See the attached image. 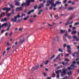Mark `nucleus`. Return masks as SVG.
Masks as SVG:
<instances>
[{
  "mask_svg": "<svg viewBox=\"0 0 79 79\" xmlns=\"http://www.w3.org/2000/svg\"><path fill=\"white\" fill-rule=\"evenodd\" d=\"M67 69L64 68L62 69V71L61 70H57L56 72V74H57V78L58 79L60 77V75H59V72L60 71L61 73V76H64V75H66V71H67Z\"/></svg>",
  "mask_w": 79,
  "mask_h": 79,
  "instance_id": "1",
  "label": "nucleus"
},
{
  "mask_svg": "<svg viewBox=\"0 0 79 79\" xmlns=\"http://www.w3.org/2000/svg\"><path fill=\"white\" fill-rule=\"evenodd\" d=\"M54 1L55 0H48L47 1V2L48 3H49L52 5V6H56V5H60L61 4V2L59 1H56V4H54L53 3H54Z\"/></svg>",
  "mask_w": 79,
  "mask_h": 79,
  "instance_id": "2",
  "label": "nucleus"
},
{
  "mask_svg": "<svg viewBox=\"0 0 79 79\" xmlns=\"http://www.w3.org/2000/svg\"><path fill=\"white\" fill-rule=\"evenodd\" d=\"M74 18V15H72V16H70V17L69 18V20H68L67 21V23L65 24L66 26H68V24H73V22L72 21L71 23H69V20H71V19L72 18Z\"/></svg>",
  "mask_w": 79,
  "mask_h": 79,
  "instance_id": "3",
  "label": "nucleus"
},
{
  "mask_svg": "<svg viewBox=\"0 0 79 79\" xmlns=\"http://www.w3.org/2000/svg\"><path fill=\"white\" fill-rule=\"evenodd\" d=\"M76 62L75 61H74L73 62V64L71 65V67H68V69L69 70H70V69H74V67L75 68H76V66H75L74 64H76Z\"/></svg>",
  "mask_w": 79,
  "mask_h": 79,
  "instance_id": "4",
  "label": "nucleus"
},
{
  "mask_svg": "<svg viewBox=\"0 0 79 79\" xmlns=\"http://www.w3.org/2000/svg\"><path fill=\"white\" fill-rule=\"evenodd\" d=\"M20 17V16L18 15L14 17V18H12L11 19V20L12 21H13V22H16L17 20V18H19Z\"/></svg>",
  "mask_w": 79,
  "mask_h": 79,
  "instance_id": "5",
  "label": "nucleus"
},
{
  "mask_svg": "<svg viewBox=\"0 0 79 79\" xmlns=\"http://www.w3.org/2000/svg\"><path fill=\"white\" fill-rule=\"evenodd\" d=\"M30 2H31V0H27V3H23L22 4V6H23L24 5H27L29 6L30 5Z\"/></svg>",
  "mask_w": 79,
  "mask_h": 79,
  "instance_id": "6",
  "label": "nucleus"
},
{
  "mask_svg": "<svg viewBox=\"0 0 79 79\" xmlns=\"http://www.w3.org/2000/svg\"><path fill=\"white\" fill-rule=\"evenodd\" d=\"M2 10L3 11L6 10V13H7L8 11L11 10V8H7L6 7H5L2 9Z\"/></svg>",
  "mask_w": 79,
  "mask_h": 79,
  "instance_id": "7",
  "label": "nucleus"
},
{
  "mask_svg": "<svg viewBox=\"0 0 79 79\" xmlns=\"http://www.w3.org/2000/svg\"><path fill=\"white\" fill-rule=\"evenodd\" d=\"M45 2V0H44L43 1V3L41 4L40 5V6L38 8L39 9H40V8H42V7H43L44 6V3Z\"/></svg>",
  "mask_w": 79,
  "mask_h": 79,
  "instance_id": "8",
  "label": "nucleus"
},
{
  "mask_svg": "<svg viewBox=\"0 0 79 79\" xmlns=\"http://www.w3.org/2000/svg\"><path fill=\"white\" fill-rule=\"evenodd\" d=\"M16 10L17 11H22V10H23V7H17L16 8Z\"/></svg>",
  "mask_w": 79,
  "mask_h": 79,
  "instance_id": "9",
  "label": "nucleus"
},
{
  "mask_svg": "<svg viewBox=\"0 0 79 79\" xmlns=\"http://www.w3.org/2000/svg\"><path fill=\"white\" fill-rule=\"evenodd\" d=\"M39 65H37L35 67H33L32 69V70H35V69H37L38 68H39Z\"/></svg>",
  "mask_w": 79,
  "mask_h": 79,
  "instance_id": "10",
  "label": "nucleus"
},
{
  "mask_svg": "<svg viewBox=\"0 0 79 79\" xmlns=\"http://www.w3.org/2000/svg\"><path fill=\"white\" fill-rule=\"evenodd\" d=\"M68 51L69 53H71V48L69 45L67 46Z\"/></svg>",
  "mask_w": 79,
  "mask_h": 79,
  "instance_id": "11",
  "label": "nucleus"
},
{
  "mask_svg": "<svg viewBox=\"0 0 79 79\" xmlns=\"http://www.w3.org/2000/svg\"><path fill=\"white\" fill-rule=\"evenodd\" d=\"M60 33H64V32H65V33H68V31H66V30H60Z\"/></svg>",
  "mask_w": 79,
  "mask_h": 79,
  "instance_id": "12",
  "label": "nucleus"
},
{
  "mask_svg": "<svg viewBox=\"0 0 79 79\" xmlns=\"http://www.w3.org/2000/svg\"><path fill=\"white\" fill-rule=\"evenodd\" d=\"M73 38L74 39H77V41H79V38H77V36H73Z\"/></svg>",
  "mask_w": 79,
  "mask_h": 79,
  "instance_id": "13",
  "label": "nucleus"
},
{
  "mask_svg": "<svg viewBox=\"0 0 79 79\" xmlns=\"http://www.w3.org/2000/svg\"><path fill=\"white\" fill-rule=\"evenodd\" d=\"M7 26V23H5L3 24L2 26H0V29H1L2 27H3V26Z\"/></svg>",
  "mask_w": 79,
  "mask_h": 79,
  "instance_id": "14",
  "label": "nucleus"
},
{
  "mask_svg": "<svg viewBox=\"0 0 79 79\" xmlns=\"http://www.w3.org/2000/svg\"><path fill=\"white\" fill-rule=\"evenodd\" d=\"M7 18H5L4 19H2L1 20L2 22H3V21H7Z\"/></svg>",
  "mask_w": 79,
  "mask_h": 79,
  "instance_id": "15",
  "label": "nucleus"
},
{
  "mask_svg": "<svg viewBox=\"0 0 79 79\" xmlns=\"http://www.w3.org/2000/svg\"><path fill=\"white\" fill-rule=\"evenodd\" d=\"M58 51H59V52H63V49H61V48H59L58 49Z\"/></svg>",
  "mask_w": 79,
  "mask_h": 79,
  "instance_id": "16",
  "label": "nucleus"
},
{
  "mask_svg": "<svg viewBox=\"0 0 79 79\" xmlns=\"http://www.w3.org/2000/svg\"><path fill=\"white\" fill-rule=\"evenodd\" d=\"M5 15V12H2L0 15V19H1V18H2V16L3 15Z\"/></svg>",
  "mask_w": 79,
  "mask_h": 79,
  "instance_id": "17",
  "label": "nucleus"
},
{
  "mask_svg": "<svg viewBox=\"0 0 79 79\" xmlns=\"http://www.w3.org/2000/svg\"><path fill=\"white\" fill-rule=\"evenodd\" d=\"M65 36H67L69 39H71V36L70 35H68V34H65Z\"/></svg>",
  "mask_w": 79,
  "mask_h": 79,
  "instance_id": "18",
  "label": "nucleus"
},
{
  "mask_svg": "<svg viewBox=\"0 0 79 79\" xmlns=\"http://www.w3.org/2000/svg\"><path fill=\"white\" fill-rule=\"evenodd\" d=\"M60 54H59L58 55V56L54 60V61H56V60H57V59H58V58H59L60 57Z\"/></svg>",
  "mask_w": 79,
  "mask_h": 79,
  "instance_id": "19",
  "label": "nucleus"
},
{
  "mask_svg": "<svg viewBox=\"0 0 79 79\" xmlns=\"http://www.w3.org/2000/svg\"><path fill=\"white\" fill-rule=\"evenodd\" d=\"M67 75H71L72 74V71H70L69 72H68L67 73Z\"/></svg>",
  "mask_w": 79,
  "mask_h": 79,
  "instance_id": "20",
  "label": "nucleus"
},
{
  "mask_svg": "<svg viewBox=\"0 0 79 79\" xmlns=\"http://www.w3.org/2000/svg\"><path fill=\"white\" fill-rule=\"evenodd\" d=\"M34 10H32L31 11L29 12L28 13V15H30V14H31V13H33V12H34Z\"/></svg>",
  "mask_w": 79,
  "mask_h": 79,
  "instance_id": "21",
  "label": "nucleus"
},
{
  "mask_svg": "<svg viewBox=\"0 0 79 79\" xmlns=\"http://www.w3.org/2000/svg\"><path fill=\"white\" fill-rule=\"evenodd\" d=\"M34 19H30V22L31 23H32Z\"/></svg>",
  "mask_w": 79,
  "mask_h": 79,
  "instance_id": "22",
  "label": "nucleus"
},
{
  "mask_svg": "<svg viewBox=\"0 0 79 79\" xmlns=\"http://www.w3.org/2000/svg\"><path fill=\"white\" fill-rule=\"evenodd\" d=\"M62 63L63 65H67L68 64V62L64 63V62H62Z\"/></svg>",
  "mask_w": 79,
  "mask_h": 79,
  "instance_id": "23",
  "label": "nucleus"
},
{
  "mask_svg": "<svg viewBox=\"0 0 79 79\" xmlns=\"http://www.w3.org/2000/svg\"><path fill=\"white\" fill-rule=\"evenodd\" d=\"M48 63H49V60H47L45 62V65H47V64H48Z\"/></svg>",
  "mask_w": 79,
  "mask_h": 79,
  "instance_id": "24",
  "label": "nucleus"
},
{
  "mask_svg": "<svg viewBox=\"0 0 79 79\" xmlns=\"http://www.w3.org/2000/svg\"><path fill=\"white\" fill-rule=\"evenodd\" d=\"M72 34H76V31H74L72 32Z\"/></svg>",
  "mask_w": 79,
  "mask_h": 79,
  "instance_id": "25",
  "label": "nucleus"
},
{
  "mask_svg": "<svg viewBox=\"0 0 79 79\" xmlns=\"http://www.w3.org/2000/svg\"><path fill=\"white\" fill-rule=\"evenodd\" d=\"M28 18H29V16H27L26 18H24L23 19L24 20V21H26V20Z\"/></svg>",
  "mask_w": 79,
  "mask_h": 79,
  "instance_id": "26",
  "label": "nucleus"
},
{
  "mask_svg": "<svg viewBox=\"0 0 79 79\" xmlns=\"http://www.w3.org/2000/svg\"><path fill=\"white\" fill-rule=\"evenodd\" d=\"M11 27V25H10L8 27L7 29H6V31H8L10 29V27Z\"/></svg>",
  "mask_w": 79,
  "mask_h": 79,
  "instance_id": "27",
  "label": "nucleus"
},
{
  "mask_svg": "<svg viewBox=\"0 0 79 79\" xmlns=\"http://www.w3.org/2000/svg\"><path fill=\"white\" fill-rule=\"evenodd\" d=\"M24 39H23L22 40H20V43H22L23 42H24Z\"/></svg>",
  "mask_w": 79,
  "mask_h": 79,
  "instance_id": "28",
  "label": "nucleus"
},
{
  "mask_svg": "<svg viewBox=\"0 0 79 79\" xmlns=\"http://www.w3.org/2000/svg\"><path fill=\"white\" fill-rule=\"evenodd\" d=\"M75 54H77V52H75L73 54V56H75Z\"/></svg>",
  "mask_w": 79,
  "mask_h": 79,
  "instance_id": "29",
  "label": "nucleus"
},
{
  "mask_svg": "<svg viewBox=\"0 0 79 79\" xmlns=\"http://www.w3.org/2000/svg\"><path fill=\"white\" fill-rule=\"evenodd\" d=\"M73 10V8L72 7H69L68 9V10Z\"/></svg>",
  "mask_w": 79,
  "mask_h": 79,
  "instance_id": "30",
  "label": "nucleus"
},
{
  "mask_svg": "<svg viewBox=\"0 0 79 79\" xmlns=\"http://www.w3.org/2000/svg\"><path fill=\"white\" fill-rule=\"evenodd\" d=\"M11 13H8L6 15V16H7L8 17H9V16H11Z\"/></svg>",
  "mask_w": 79,
  "mask_h": 79,
  "instance_id": "31",
  "label": "nucleus"
},
{
  "mask_svg": "<svg viewBox=\"0 0 79 79\" xmlns=\"http://www.w3.org/2000/svg\"><path fill=\"white\" fill-rule=\"evenodd\" d=\"M78 24H79V23L77 22L75 23L74 25V26H77V25H78Z\"/></svg>",
  "mask_w": 79,
  "mask_h": 79,
  "instance_id": "32",
  "label": "nucleus"
},
{
  "mask_svg": "<svg viewBox=\"0 0 79 79\" xmlns=\"http://www.w3.org/2000/svg\"><path fill=\"white\" fill-rule=\"evenodd\" d=\"M43 74L44 76H47V73H46L44 72Z\"/></svg>",
  "mask_w": 79,
  "mask_h": 79,
  "instance_id": "33",
  "label": "nucleus"
},
{
  "mask_svg": "<svg viewBox=\"0 0 79 79\" xmlns=\"http://www.w3.org/2000/svg\"><path fill=\"white\" fill-rule=\"evenodd\" d=\"M23 28H20L19 29V31H23Z\"/></svg>",
  "mask_w": 79,
  "mask_h": 79,
  "instance_id": "34",
  "label": "nucleus"
},
{
  "mask_svg": "<svg viewBox=\"0 0 79 79\" xmlns=\"http://www.w3.org/2000/svg\"><path fill=\"white\" fill-rule=\"evenodd\" d=\"M54 57H55V55H53V56H52V57L50 58L51 60H52V58H53Z\"/></svg>",
  "mask_w": 79,
  "mask_h": 79,
  "instance_id": "35",
  "label": "nucleus"
},
{
  "mask_svg": "<svg viewBox=\"0 0 79 79\" xmlns=\"http://www.w3.org/2000/svg\"><path fill=\"white\" fill-rule=\"evenodd\" d=\"M10 7H11V8H13L14 7V6L12 4L10 5Z\"/></svg>",
  "mask_w": 79,
  "mask_h": 79,
  "instance_id": "36",
  "label": "nucleus"
},
{
  "mask_svg": "<svg viewBox=\"0 0 79 79\" xmlns=\"http://www.w3.org/2000/svg\"><path fill=\"white\" fill-rule=\"evenodd\" d=\"M48 25L49 26H50V27H51V26H53V25H52L51 24H50V23H48Z\"/></svg>",
  "mask_w": 79,
  "mask_h": 79,
  "instance_id": "37",
  "label": "nucleus"
},
{
  "mask_svg": "<svg viewBox=\"0 0 79 79\" xmlns=\"http://www.w3.org/2000/svg\"><path fill=\"white\" fill-rule=\"evenodd\" d=\"M65 38H66V37L64 36L63 37V39L64 41H66V40Z\"/></svg>",
  "mask_w": 79,
  "mask_h": 79,
  "instance_id": "38",
  "label": "nucleus"
},
{
  "mask_svg": "<svg viewBox=\"0 0 79 79\" xmlns=\"http://www.w3.org/2000/svg\"><path fill=\"white\" fill-rule=\"evenodd\" d=\"M55 18L56 19H58V15H56L55 16Z\"/></svg>",
  "mask_w": 79,
  "mask_h": 79,
  "instance_id": "39",
  "label": "nucleus"
},
{
  "mask_svg": "<svg viewBox=\"0 0 79 79\" xmlns=\"http://www.w3.org/2000/svg\"><path fill=\"white\" fill-rule=\"evenodd\" d=\"M37 8V5L35 6H34V9H36Z\"/></svg>",
  "mask_w": 79,
  "mask_h": 79,
  "instance_id": "40",
  "label": "nucleus"
},
{
  "mask_svg": "<svg viewBox=\"0 0 79 79\" xmlns=\"http://www.w3.org/2000/svg\"><path fill=\"white\" fill-rule=\"evenodd\" d=\"M65 60L66 61H70V60H68L67 59H65Z\"/></svg>",
  "mask_w": 79,
  "mask_h": 79,
  "instance_id": "41",
  "label": "nucleus"
},
{
  "mask_svg": "<svg viewBox=\"0 0 79 79\" xmlns=\"http://www.w3.org/2000/svg\"><path fill=\"white\" fill-rule=\"evenodd\" d=\"M69 55V54H66L65 55V56H68Z\"/></svg>",
  "mask_w": 79,
  "mask_h": 79,
  "instance_id": "42",
  "label": "nucleus"
},
{
  "mask_svg": "<svg viewBox=\"0 0 79 79\" xmlns=\"http://www.w3.org/2000/svg\"><path fill=\"white\" fill-rule=\"evenodd\" d=\"M66 2H67V1L66 0H65L64 1V3H66Z\"/></svg>",
  "mask_w": 79,
  "mask_h": 79,
  "instance_id": "43",
  "label": "nucleus"
},
{
  "mask_svg": "<svg viewBox=\"0 0 79 79\" xmlns=\"http://www.w3.org/2000/svg\"><path fill=\"white\" fill-rule=\"evenodd\" d=\"M6 52L5 51L4 52L2 53L3 55H5V54Z\"/></svg>",
  "mask_w": 79,
  "mask_h": 79,
  "instance_id": "44",
  "label": "nucleus"
},
{
  "mask_svg": "<svg viewBox=\"0 0 79 79\" xmlns=\"http://www.w3.org/2000/svg\"><path fill=\"white\" fill-rule=\"evenodd\" d=\"M52 8H53V7H52V6H51V7L49 8V10H52Z\"/></svg>",
  "mask_w": 79,
  "mask_h": 79,
  "instance_id": "45",
  "label": "nucleus"
},
{
  "mask_svg": "<svg viewBox=\"0 0 79 79\" xmlns=\"http://www.w3.org/2000/svg\"><path fill=\"white\" fill-rule=\"evenodd\" d=\"M71 3H72V5H74V2H72Z\"/></svg>",
  "mask_w": 79,
  "mask_h": 79,
  "instance_id": "46",
  "label": "nucleus"
},
{
  "mask_svg": "<svg viewBox=\"0 0 79 79\" xmlns=\"http://www.w3.org/2000/svg\"><path fill=\"white\" fill-rule=\"evenodd\" d=\"M60 16H64V15L63 14H61L60 15Z\"/></svg>",
  "mask_w": 79,
  "mask_h": 79,
  "instance_id": "47",
  "label": "nucleus"
},
{
  "mask_svg": "<svg viewBox=\"0 0 79 79\" xmlns=\"http://www.w3.org/2000/svg\"><path fill=\"white\" fill-rule=\"evenodd\" d=\"M12 34H13V33L11 32V33H10V35H10V36H11V35H12Z\"/></svg>",
  "mask_w": 79,
  "mask_h": 79,
  "instance_id": "48",
  "label": "nucleus"
},
{
  "mask_svg": "<svg viewBox=\"0 0 79 79\" xmlns=\"http://www.w3.org/2000/svg\"><path fill=\"white\" fill-rule=\"evenodd\" d=\"M7 35H8V32H6L5 34V36H7Z\"/></svg>",
  "mask_w": 79,
  "mask_h": 79,
  "instance_id": "49",
  "label": "nucleus"
},
{
  "mask_svg": "<svg viewBox=\"0 0 79 79\" xmlns=\"http://www.w3.org/2000/svg\"><path fill=\"white\" fill-rule=\"evenodd\" d=\"M4 32H5V30H2L1 31V33H3Z\"/></svg>",
  "mask_w": 79,
  "mask_h": 79,
  "instance_id": "50",
  "label": "nucleus"
},
{
  "mask_svg": "<svg viewBox=\"0 0 79 79\" xmlns=\"http://www.w3.org/2000/svg\"><path fill=\"white\" fill-rule=\"evenodd\" d=\"M72 27H73V26H72V25H70L69 26V27H70V28Z\"/></svg>",
  "mask_w": 79,
  "mask_h": 79,
  "instance_id": "51",
  "label": "nucleus"
},
{
  "mask_svg": "<svg viewBox=\"0 0 79 79\" xmlns=\"http://www.w3.org/2000/svg\"><path fill=\"white\" fill-rule=\"evenodd\" d=\"M66 46V44H65L64 46V48H65V47Z\"/></svg>",
  "mask_w": 79,
  "mask_h": 79,
  "instance_id": "52",
  "label": "nucleus"
},
{
  "mask_svg": "<svg viewBox=\"0 0 79 79\" xmlns=\"http://www.w3.org/2000/svg\"><path fill=\"white\" fill-rule=\"evenodd\" d=\"M71 30L70 29H69L68 30V32H71Z\"/></svg>",
  "mask_w": 79,
  "mask_h": 79,
  "instance_id": "53",
  "label": "nucleus"
},
{
  "mask_svg": "<svg viewBox=\"0 0 79 79\" xmlns=\"http://www.w3.org/2000/svg\"><path fill=\"white\" fill-rule=\"evenodd\" d=\"M11 14H14V10H12V13Z\"/></svg>",
  "mask_w": 79,
  "mask_h": 79,
  "instance_id": "54",
  "label": "nucleus"
},
{
  "mask_svg": "<svg viewBox=\"0 0 79 79\" xmlns=\"http://www.w3.org/2000/svg\"><path fill=\"white\" fill-rule=\"evenodd\" d=\"M71 2V1H69V2H68V3H71V2Z\"/></svg>",
  "mask_w": 79,
  "mask_h": 79,
  "instance_id": "55",
  "label": "nucleus"
},
{
  "mask_svg": "<svg viewBox=\"0 0 79 79\" xmlns=\"http://www.w3.org/2000/svg\"><path fill=\"white\" fill-rule=\"evenodd\" d=\"M40 67L41 68H42V67H43V64H41L40 65Z\"/></svg>",
  "mask_w": 79,
  "mask_h": 79,
  "instance_id": "56",
  "label": "nucleus"
},
{
  "mask_svg": "<svg viewBox=\"0 0 79 79\" xmlns=\"http://www.w3.org/2000/svg\"><path fill=\"white\" fill-rule=\"evenodd\" d=\"M49 5H50V4H47L46 5V6H49Z\"/></svg>",
  "mask_w": 79,
  "mask_h": 79,
  "instance_id": "57",
  "label": "nucleus"
},
{
  "mask_svg": "<svg viewBox=\"0 0 79 79\" xmlns=\"http://www.w3.org/2000/svg\"><path fill=\"white\" fill-rule=\"evenodd\" d=\"M73 30H74V29H76V27H73Z\"/></svg>",
  "mask_w": 79,
  "mask_h": 79,
  "instance_id": "58",
  "label": "nucleus"
},
{
  "mask_svg": "<svg viewBox=\"0 0 79 79\" xmlns=\"http://www.w3.org/2000/svg\"><path fill=\"white\" fill-rule=\"evenodd\" d=\"M10 48H7L6 49L7 50H9V49Z\"/></svg>",
  "mask_w": 79,
  "mask_h": 79,
  "instance_id": "59",
  "label": "nucleus"
},
{
  "mask_svg": "<svg viewBox=\"0 0 79 79\" xmlns=\"http://www.w3.org/2000/svg\"><path fill=\"white\" fill-rule=\"evenodd\" d=\"M31 2H34V0H30Z\"/></svg>",
  "mask_w": 79,
  "mask_h": 79,
  "instance_id": "60",
  "label": "nucleus"
},
{
  "mask_svg": "<svg viewBox=\"0 0 79 79\" xmlns=\"http://www.w3.org/2000/svg\"><path fill=\"white\" fill-rule=\"evenodd\" d=\"M25 14H22V16H25Z\"/></svg>",
  "mask_w": 79,
  "mask_h": 79,
  "instance_id": "61",
  "label": "nucleus"
},
{
  "mask_svg": "<svg viewBox=\"0 0 79 79\" xmlns=\"http://www.w3.org/2000/svg\"><path fill=\"white\" fill-rule=\"evenodd\" d=\"M6 44L7 45H10V44H9L8 43H7Z\"/></svg>",
  "mask_w": 79,
  "mask_h": 79,
  "instance_id": "62",
  "label": "nucleus"
},
{
  "mask_svg": "<svg viewBox=\"0 0 79 79\" xmlns=\"http://www.w3.org/2000/svg\"><path fill=\"white\" fill-rule=\"evenodd\" d=\"M79 60V58H77V59H76V61H78V60Z\"/></svg>",
  "mask_w": 79,
  "mask_h": 79,
  "instance_id": "63",
  "label": "nucleus"
},
{
  "mask_svg": "<svg viewBox=\"0 0 79 79\" xmlns=\"http://www.w3.org/2000/svg\"><path fill=\"white\" fill-rule=\"evenodd\" d=\"M56 8H54V9H53V10L55 11V10H56Z\"/></svg>",
  "mask_w": 79,
  "mask_h": 79,
  "instance_id": "64",
  "label": "nucleus"
}]
</instances>
